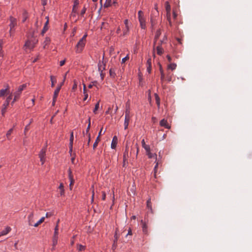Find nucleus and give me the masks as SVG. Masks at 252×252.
Masks as SVG:
<instances>
[{"mask_svg": "<svg viewBox=\"0 0 252 252\" xmlns=\"http://www.w3.org/2000/svg\"><path fill=\"white\" fill-rule=\"evenodd\" d=\"M155 97L156 101V103L157 104L158 107L159 108L160 107V98L158 94L156 93L155 94Z\"/></svg>", "mask_w": 252, "mask_h": 252, "instance_id": "393cba45", "label": "nucleus"}, {"mask_svg": "<svg viewBox=\"0 0 252 252\" xmlns=\"http://www.w3.org/2000/svg\"><path fill=\"white\" fill-rule=\"evenodd\" d=\"M129 32V27H126L125 29L123 30V35L125 36L127 35Z\"/></svg>", "mask_w": 252, "mask_h": 252, "instance_id": "ea45409f", "label": "nucleus"}, {"mask_svg": "<svg viewBox=\"0 0 252 252\" xmlns=\"http://www.w3.org/2000/svg\"><path fill=\"white\" fill-rule=\"evenodd\" d=\"M129 120H130V117H126V116H125V122H124L125 129H126L127 128Z\"/></svg>", "mask_w": 252, "mask_h": 252, "instance_id": "412c9836", "label": "nucleus"}, {"mask_svg": "<svg viewBox=\"0 0 252 252\" xmlns=\"http://www.w3.org/2000/svg\"><path fill=\"white\" fill-rule=\"evenodd\" d=\"M102 199L103 200H104L105 199V198H106V194H105L104 191H102Z\"/></svg>", "mask_w": 252, "mask_h": 252, "instance_id": "69168bd1", "label": "nucleus"}, {"mask_svg": "<svg viewBox=\"0 0 252 252\" xmlns=\"http://www.w3.org/2000/svg\"><path fill=\"white\" fill-rule=\"evenodd\" d=\"M71 170H70V169H69V179L70 180V186H71L73 183V182H74L72 178L71 177Z\"/></svg>", "mask_w": 252, "mask_h": 252, "instance_id": "37998d69", "label": "nucleus"}, {"mask_svg": "<svg viewBox=\"0 0 252 252\" xmlns=\"http://www.w3.org/2000/svg\"><path fill=\"white\" fill-rule=\"evenodd\" d=\"M96 83V81L92 82L89 86V88H92L93 86L95 85V84Z\"/></svg>", "mask_w": 252, "mask_h": 252, "instance_id": "6e6d98bb", "label": "nucleus"}, {"mask_svg": "<svg viewBox=\"0 0 252 252\" xmlns=\"http://www.w3.org/2000/svg\"><path fill=\"white\" fill-rule=\"evenodd\" d=\"M59 189L60 190V195L61 196H63L64 194V189L63 184V183H61L59 187Z\"/></svg>", "mask_w": 252, "mask_h": 252, "instance_id": "5701e85b", "label": "nucleus"}, {"mask_svg": "<svg viewBox=\"0 0 252 252\" xmlns=\"http://www.w3.org/2000/svg\"><path fill=\"white\" fill-rule=\"evenodd\" d=\"M159 125L161 126H163L166 128L170 129V126L168 124L167 121L164 119H162L160 122Z\"/></svg>", "mask_w": 252, "mask_h": 252, "instance_id": "1a4fd4ad", "label": "nucleus"}, {"mask_svg": "<svg viewBox=\"0 0 252 252\" xmlns=\"http://www.w3.org/2000/svg\"><path fill=\"white\" fill-rule=\"evenodd\" d=\"M3 43V40L1 39H0V57L3 56V52L2 51Z\"/></svg>", "mask_w": 252, "mask_h": 252, "instance_id": "473e14b6", "label": "nucleus"}, {"mask_svg": "<svg viewBox=\"0 0 252 252\" xmlns=\"http://www.w3.org/2000/svg\"><path fill=\"white\" fill-rule=\"evenodd\" d=\"M127 157H128V150H127V146H126V151L123 155V162L126 161Z\"/></svg>", "mask_w": 252, "mask_h": 252, "instance_id": "c756f323", "label": "nucleus"}, {"mask_svg": "<svg viewBox=\"0 0 252 252\" xmlns=\"http://www.w3.org/2000/svg\"><path fill=\"white\" fill-rule=\"evenodd\" d=\"M55 79V77L53 75H51L50 76V80H51V87H53L54 86V79Z\"/></svg>", "mask_w": 252, "mask_h": 252, "instance_id": "a18cd8bd", "label": "nucleus"}, {"mask_svg": "<svg viewBox=\"0 0 252 252\" xmlns=\"http://www.w3.org/2000/svg\"><path fill=\"white\" fill-rule=\"evenodd\" d=\"M143 148L145 150L146 153L150 152L151 151L150 146L149 145H146L143 147Z\"/></svg>", "mask_w": 252, "mask_h": 252, "instance_id": "79ce46f5", "label": "nucleus"}, {"mask_svg": "<svg viewBox=\"0 0 252 252\" xmlns=\"http://www.w3.org/2000/svg\"><path fill=\"white\" fill-rule=\"evenodd\" d=\"M69 153L70 156H72V149H73V145H69Z\"/></svg>", "mask_w": 252, "mask_h": 252, "instance_id": "603ef678", "label": "nucleus"}, {"mask_svg": "<svg viewBox=\"0 0 252 252\" xmlns=\"http://www.w3.org/2000/svg\"><path fill=\"white\" fill-rule=\"evenodd\" d=\"M165 9L167 12V16L170 15L171 7L168 1H166L165 3Z\"/></svg>", "mask_w": 252, "mask_h": 252, "instance_id": "dca6fc26", "label": "nucleus"}, {"mask_svg": "<svg viewBox=\"0 0 252 252\" xmlns=\"http://www.w3.org/2000/svg\"><path fill=\"white\" fill-rule=\"evenodd\" d=\"M73 140H74L73 132L72 131L71 132V134H70V138H69V145H73Z\"/></svg>", "mask_w": 252, "mask_h": 252, "instance_id": "c9c22d12", "label": "nucleus"}, {"mask_svg": "<svg viewBox=\"0 0 252 252\" xmlns=\"http://www.w3.org/2000/svg\"><path fill=\"white\" fill-rule=\"evenodd\" d=\"M117 141H118V138H117V136H114L113 138V139H112V141L111 142V147L112 149H115L116 148V147L117 146Z\"/></svg>", "mask_w": 252, "mask_h": 252, "instance_id": "4468645a", "label": "nucleus"}, {"mask_svg": "<svg viewBox=\"0 0 252 252\" xmlns=\"http://www.w3.org/2000/svg\"><path fill=\"white\" fill-rule=\"evenodd\" d=\"M11 93H10L9 91V87L8 85H6L5 86V88L2 89L0 90V97H2L4 96L6 94H9Z\"/></svg>", "mask_w": 252, "mask_h": 252, "instance_id": "6e6552de", "label": "nucleus"}, {"mask_svg": "<svg viewBox=\"0 0 252 252\" xmlns=\"http://www.w3.org/2000/svg\"><path fill=\"white\" fill-rule=\"evenodd\" d=\"M85 44H86V42L85 41L79 40V41H78V42L77 43V44H76V47H75L76 52L77 53H81L83 51V50L85 46Z\"/></svg>", "mask_w": 252, "mask_h": 252, "instance_id": "20e7f679", "label": "nucleus"}, {"mask_svg": "<svg viewBox=\"0 0 252 252\" xmlns=\"http://www.w3.org/2000/svg\"><path fill=\"white\" fill-rule=\"evenodd\" d=\"M167 19H168V21L169 22V24L170 26H172V23H171V21L170 15L167 16Z\"/></svg>", "mask_w": 252, "mask_h": 252, "instance_id": "338daca9", "label": "nucleus"}, {"mask_svg": "<svg viewBox=\"0 0 252 252\" xmlns=\"http://www.w3.org/2000/svg\"><path fill=\"white\" fill-rule=\"evenodd\" d=\"M177 65L175 63H171L168 65V69L172 70H175L176 68Z\"/></svg>", "mask_w": 252, "mask_h": 252, "instance_id": "cd10ccee", "label": "nucleus"}, {"mask_svg": "<svg viewBox=\"0 0 252 252\" xmlns=\"http://www.w3.org/2000/svg\"><path fill=\"white\" fill-rule=\"evenodd\" d=\"M59 222V220H58L57 225L54 229V236H58V223Z\"/></svg>", "mask_w": 252, "mask_h": 252, "instance_id": "2f4dec72", "label": "nucleus"}, {"mask_svg": "<svg viewBox=\"0 0 252 252\" xmlns=\"http://www.w3.org/2000/svg\"><path fill=\"white\" fill-rule=\"evenodd\" d=\"M87 36V34L86 33L83 35V36L80 40L85 41L86 42V38Z\"/></svg>", "mask_w": 252, "mask_h": 252, "instance_id": "13d9d810", "label": "nucleus"}, {"mask_svg": "<svg viewBox=\"0 0 252 252\" xmlns=\"http://www.w3.org/2000/svg\"><path fill=\"white\" fill-rule=\"evenodd\" d=\"M111 0H106L104 4V7L106 8L109 7L111 5Z\"/></svg>", "mask_w": 252, "mask_h": 252, "instance_id": "f704fd0d", "label": "nucleus"}, {"mask_svg": "<svg viewBox=\"0 0 252 252\" xmlns=\"http://www.w3.org/2000/svg\"><path fill=\"white\" fill-rule=\"evenodd\" d=\"M151 68L152 66H150V65L147 66V71L149 73H150L151 72Z\"/></svg>", "mask_w": 252, "mask_h": 252, "instance_id": "e2e57ef3", "label": "nucleus"}, {"mask_svg": "<svg viewBox=\"0 0 252 252\" xmlns=\"http://www.w3.org/2000/svg\"><path fill=\"white\" fill-rule=\"evenodd\" d=\"M104 55H103L102 61H99L97 66L99 72H103V70L105 69L106 63L104 62Z\"/></svg>", "mask_w": 252, "mask_h": 252, "instance_id": "0eeeda50", "label": "nucleus"}, {"mask_svg": "<svg viewBox=\"0 0 252 252\" xmlns=\"http://www.w3.org/2000/svg\"><path fill=\"white\" fill-rule=\"evenodd\" d=\"M86 11V8L85 7H84V8L82 9V10H81V11L80 15H81V16H83L84 15V14L85 13Z\"/></svg>", "mask_w": 252, "mask_h": 252, "instance_id": "864d4df0", "label": "nucleus"}, {"mask_svg": "<svg viewBox=\"0 0 252 252\" xmlns=\"http://www.w3.org/2000/svg\"><path fill=\"white\" fill-rule=\"evenodd\" d=\"M129 114H130L129 111L127 109H126V116H126V117H130Z\"/></svg>", "mask_w": 252, "mask_h": 252, "instance_id": "0e129e2a", "label": "nucleus"}, {"mask_svg": "<svg viewBox=\"0 0 252 252\" xmlns=\"http://www.w3.org/2000/svg\"><path fill=\"white\" fill-rule=\"evenodd\" d=\"M19 98V97H15V96L14 95V98L11 102V105H13L14 103Z\"/></svg>", "mask_w": 252, "mask_h": 252, "instance_id": "bf43d9fd", "label": "nucleus"}, {"mask_svg": "<svg viewBox=\"0 0 252 252\" xmlns=\"http://www.w3.org/2000/svg\"><path fill=\"white\" fill-rule=\"evenodd\" d=\"M146 154L149 158H156L157 159V156L156 154H153V153H151V151H150V152L146 153Z\"/></svg>", "mask_w": 252, "mask_h": 252, "instance_id": "bb28decb", "label": "nucleus"}, {"mask_svg": "<svg viewBox=\"0 0 252 252\" xmlns=\"http://www.w3.org/2000/svg\"><path fill=\"white\" fill-rule=\"evenodd\" d=\"M140 27L143 29H145L146 26V22L144 18H140L139 20Z\"/></svg>", "mask_w": 252, "mask_h": 252, "instance_id": "a211bd4d", "label": "nucleus"}, {"mask_svg": "<svg viewBox=\"0 0 252 252\" xmlns=\"http://www.w3.org/2000/svg\"><path fill=\"white\" fill-rule=\"evenodd\" d=\"M79 0H74V5L72 8V12L76 13L77 12V9L76 7H77L79 4Z\"/></svg>", "mask_w": 252, "mask_h": 252, "instance_id": "b1692460", "label": "nucleus"}, {"mask_svg": "<svg viewBox=\"0 0 252 252\" xmlns=\"http://www.w3.org/2000/svg\"><path fill=\"white\" fill-rule=\"evenodd\" d=\"M141 223L142 227V231L144 234H147L148 233V226L146 222L143 220H141Z\"/></svg>", "mask_w": 252, "mask_h": 252, "instance_id": "f8f14e48", "label": "nucleus"}, {"mask_svg": "<svg viewBox=\"0 0 252 252\" xmlns=\"http://www.w3.org/2000/svg\"><path fill=\"white\" fill-rule=\"evenodd\" d=\"M45 217H42L37 222L33 224V226L37 227L38 225L41 224L44 220Z\"/></svg>", "mask_w": 252, "mask_h": 252, "instance_id": "7c9ffc66", "label": "nucleus"}, {"mask_svg": "<svg viewBox=\"0 0 252 252\" xmlns=\"http://www.w3.org/2000/svg\"><path fill=\"white\" fill-rule=\"evenodd\" d=\"M87 135L88 137V140L87 145L89 146L90 143V141H91V134H90V133H88V135Z\"/></svg>", "mask_w": 252, "mask_h": 252, "instance_id": "052dcab7", "label": "nucleus"}, {"mask_svg": "<svg viewBox=\"0 0 252 252\" xmlns=\"http://www.w3.org/2000/svg\"><path fill=\"white\" fill-rule=\"evenodd\" d=\"M46 19H47V21L45 22V23L44 24L43 28V29L42 30L41 33L42 35H44V33L46 32V31L48 29V24L49 23V17L48 16H47L46 17Z\"/></svg>", "mask_w": 252, "mask_h": 252, "instance_id": "ddd939ff", "label": "nucleus"}, {"mask_svg": "<svg viewBox=\"0 0 252 252\" xmlns=\"http://www.w3.org/2000/svg\"><path fill=\"white\" fill-rule=\"evenodd\" d=\"M78 250L79 251H82L83 250H85V246L82 245H79V248H78Z\"/></svg>", "mask_w": 252, "mask_h": 252, "instance_id": "3c124183", "label": "nucleus"}, {"mask_svg": "<svg viewBox=\"0 0 252 252\" xmlns=\"http://www.w3.org/2000/svg\"><path fill=\"white\" fill-rule=\"evenodd\" d=\"M109 74H110V76L111 77H112V78H115V77L116 75V73H115V69L114 68H111L109 69Z\"/></svg>", "mask_w": 252, "mask_h": 252, "instance_id": "a878e982", "label": "nucleus"}, {"mask_svg": "<svg viewBox=\"0 0 252 252\" xmlns=\"http://www.w3.org/2000/svg\"><path fill=\"white\" fill-rule=\"evenodd\" d=\"M58 236H54L53 238V246L54 247L56 246L58 243ZM54 248H53V249Z\"/></svg>", "mask_w": 252, "mask_h": 252, "instance_id": "c85d7f7f", "label": "nucleus"}, {"mask_svg": "<svg viewBox=\"0 0 252 252\" xmlns=\"http://www.w3.org/2000/svg\"><path fill=\"white\" fill-rule=\"evenodd\" d=\"M9 20H10V24L9 25V26L10 27V30H9V33H10V36H12V29L17 25V19L12 16H10L9 17Z\"/></svg>", "mask_w": 252, "mask_h": 252, "instance_id": "39448f33", "label": "nucleus"}, {"mask_svg": "<svg viewBox=\"0 0 252 252\" xmlns=\"http://www.w3.org/2000/svg\"><path fill=\"white\" fill-rule=\"evenodd\" d=\"M61 87H62V84H60L57 87V88L56 89V90H55V91L54 92V95H53L54 97H58V94H59V92L61 89Z\"/></svg>", "mask_w": 252, "mask_h": 252, "instance_id": "f3484780", "label": "nucleus"}, {"mask_svg": "<svg viewBox=\"0 0 252 252\" xmlns=\"http://www.w3.org/2000/svg\"><path fill=\"white\" fill-rule=\"evenodd\" d=\"M50 42V38L48 37H46L45 38L44 42L45 43V45L48 44Z\"/></svg>", "mask_w": 252, "mask_h": 252, "instance_id": "8fccbe9b", "label": "nucleus"}, {"mask_svg": "<svg viewBox=\"0 0 252 252\" xmlns=\"http://www.w3.org/2000/svg\"><path fill=\"white\" fill-rule=\"evenodd\" d=\"M28 18V13L27 11H24L23 13V20L22 22L24 23Z\"/></svg>", "mask_w": 252, "mask_h": 252, "instance_id": "72a5a7b5", "label": "nucleus"}, {"mask_svg": "<svg viewBox=\"0 0 252 252\" xmlns=\"http://www.w3.org/2000/svg\"><path fill=\"white\" fill-rule=\"evenodd\" d=\"M160 75H161L160 80H161V81L162 82V81H163V80L164 79V72H161Z\"/></svg>", "mask_w": 252, "mask_h": 252, "instance_id": "680f3d73", "label": "nucleus"}, {"mask_svg": "<svg viewBox=\"0 0 252 252\" xmlns=\"http://www.w3.org/2000/svg\"><path fill=\"white\" fill-rule=\"evenodd\" d=\"M12 98V93H11L7 97L5 101L4 102L3 104L2 105V108L1 110V115L2 116L4 115V114L6 111V109L8 105L9 104L10 100Z\"/></svg>", "mask_w": 252, "mask_h": 252, "instance_id": "f257e3e1", "label": "nucleus"}, {"mask_svg": "<svg viewBox=\"0 0 252 252\" xmlns=\"http://www.w3.org/2000/svg\"><path fill=\"white\" fill-rule=\"evenodd\" d=\"M166 40H167V36L166 35H164L162 40H160L159 41V43H158V45H160L161 46H162V44L163 43H165V41Z\"/></svg>", "mask_w": 252, "mask_h": 252, "instance_id": "e433bc0d", "label": "nucleus"}, {"mask_svg": "<svg viewBox=\"0 0 252 252\" xmlns=\"http://www.w3.org/2000/svg\"><path fill=\"white\" fill-rule=\"evenodd\" d=\"M172 74L170 73H168L166 75V80L168 82H170L172 80Z\"/></svg>", "mask_w": 252, "mask_h": 252, "instance_id": "4c0bfd02", "label": "nucleus"}, {"mask_svg": "<svg viewBox=\"0 0 252 252\" xmlns=\"http://www.w3.org/2000/svg\"><path fill=\"white\" fill-rule=\"evenodd\" d=\"M143 14V12L142 11H139L138 12V19L139 20L140 19V18H144V17L142 16V15Z\"/></svg>", "mask_w": 252, "mask_h": 252, "instance_id": "09e8293b", "label": "nucleus"}, {"mask_svg": "<svg viewBox=\"0 0 252 252\" xmlns=\"http://www.w3.org/2000/svg\"><path fill=\"white\" fill-rule=\"evenodd\" d=\"M29 225L30 226H33V213L31 212L28 217Z\"/></svg>", "mask_w": 252, "mask_h": 252, "instance_id": "9d476101", "label": "nucleus"}, {"mask_svg": "<svg viewBox=\"0 0 252 252\" xmlns=\"http://www.w3.org/2000/svg\"><path fill=\"white\" fill-rule=\"evenodd\" d=\"M99 102H97L95 105V107H94V108L93 110V112L95 114H96V111L98 110V108H99Z\"/></svg>", "mask_w": 252, "mask_h": 252, "instance_id": "a19ab883", "label": "nucleus"}, {"mask_svg": "<svg viewBox=\"0 0 252 252\" xmlns=\"http://www.w3.org/2000/svg\"><path fill=\"white\" fill-rule=\"evenodd\" d=\"M147 208L151 211L152 213H153V209H152V203L151 202V198H149L147 200Z\"/></svg>", "mask_w": 252, "mask_h": 252, "instance_id": "6ab92c4d", "label": "nucleus"}, {"mask_svg": "<svg viewBox=\"0 0 252 252\" xmlns=\"http://www.w3.org/2000/svg\"><path fill=\"white\" fill-rule=\"evenodd\" d=\"M147 64L148 66L150 65V66H152V60L151 59H149L147 61Z\"/></svg>", "mask_w": 252, "mask_h": 252, "instance_id": "5fc2aeb1", "label": "nucleus"}, {"mask_svg": "<svg viewBox=\"0 0 252 252\" xmlns=\"http://www.w3.org/2000/svg\"><path fill=\"white\" fill-rule=\"evenodd\" d=\"M157 54L158 55H161L163 53V49L160 45H158L156 47Z\"/></svg>", "mask_w": 252, "mask_h": 252, "instance_id": "aec40b11", "label": "nucleus"}, {"mask_svg": "<svg viewBox=\"0 0 252 252\" xmlns=\"http://www.w3.org/2000/svg\"><path fill=\"white\" fill-rule=\"evenodd\" d=\"M11 230L10 227H6L4 230L0 232V237L6 235Z\"/></svg>", "mask_w": 252, "mask_h": 252, "instance_id": "2eb2a0df", "label": "nucleus"}, {"mask_svg": "<svg viewBox=\"0 0 252 252\" xmlns=\"http://www.w3.org/2000/svg\"><path fill=\"white\" fill-rule=\"evenodd\" d=\"M90 127H91V123H89V124H88V126H87V127L86 128V135H88V133H90L89 132V131Z\"/></svg>", "mask_w": 252, "mask_h": 252, "instance_id": "de8ad7c7", "label": "nucleus"}, {"mask_svg": "<svg viewBox=\"0 0 252 252\" xmlns=\"http://www.w3.org/2000/svg\"><path fill=\"white\" fill-rule=\"evenodd\" d=\"M100 139L98 137H97L94 143L93 144V149H95V148L97 147L98 142L99 141Z\"/></svg>", "mask_w": 252, "mask_h": 252, "instance_id": "58836bf2", "label": "nucleus"}, {"mask_svg": "<svg viewBox=\"0 0 252 252\" xmlns=\"http://www.w3.org/2000/svg\"><path fill=\"white\" fill-rule=\"evenodd\" d=\"M129 59L128 55H127L125 57L123 58L122 60V63H125L126 60Z\"/></svg>", "mask_w": 252, "mask_h": 252, "instance_id": "49530a36", "label": "nucleus"}, {"mask_svg": "<svg viewBox=\"0 0 252 252\" xmlns=\"http://www.w3.org/2000/svg\"><path fill=\"white\" fill-rule=\"evenodd\" d=\"M27 87L26 84L20 85L18 87L17 90L14 93L13 95L15 96V97H20L22 91Z\"/></svg>", "mask_w": 252, "mask_h": 252, "instance_id": "423d86ee", "label": "nucleus"}, {"mask_svg": "<svg viewBox=\"0 0 252 252\" xmlns=\"http://www.w3.org/2000/svg\"><path fill=\"white\" fill-rule=\"evenodd\" d=\"M37 39L35 38L32 40H28L26 42L24 47L27 48L32 49L34 47L35 45L37 43Z\"/></svg>", "mask_w": 252, "mask_h": 252, "instance_id": "f03ea898", "label": "nucleus"}, {"mask_svg": "<svg viewBox=\"0 0 252 252\" xmlns=\"http://www.w3.org/2000/svg\"><path fill=\"white\" fill-rule=\"evenodd\" d=\"M161 30L160 29H158V30L157 31L155 36V38H154V45H153L154 50H155L156 43L157 41V40L158 39L160 35H161Z\"/></svg>", "mask_w": 252, "mask_h": 252, "instance_id": "9b49d317", "label": "nucleus"}, {"mask_svg": "<svg viewBox=\"0 0 252 252\" xmlns=\"http://www.w3.org/2000/svg\"><path fill=\"white\" fill-rule=\"evenodd\" d=\"M13 130V128H11L10 129H9L7 132L6 135L7 138H9V136L11 135Z\"/></svg>", "mask_w": 252, "mask_h": 252, "instance_id": "c03bdc74", "label": "nucleus"}, {"mask_svg": "<svg viewBox=\"0 0 252 252\" xmlns=\"http://www.w3.org/2000/svg\"><path fill=\"white\" fill-rule=\"evenodd\" d=\"M47 146V145L46 143L45 146L42 148L39 153V158H40V160L42 165H43L45 162L44 157L46 155Z\"/></svg>", "mask_w": 252, "mask_h": 252, "instance_id": "7ed1b4c3", "label": "nucleus"}, {"mask_svg": "<svg viewBox=\"0 0 252 252\" xmlns=\"http://www.w3.org/2000/svg\"><path fill=\"white\" fill-rule=\"evenodd\" d=\"M87 36V34L86 33L83 35V36L80 40L85 41L86 42V38Z\"/></svg>", "mask_w": 252, "mask_h": 252, "instance_id": "4d7b16f0", "label": "nucleus"}, {"mask_svg": "<svg viewBox=\"0 0 252 252\" xmlns=\"http://www.w3.org/2000/svg\"><path fill=\"white\" fill-rule=\"evenodd\" d=\"M124 24L126 26V27H128V21L127 19H126L125 21H124Z\"/></svg>", "mask_w": 252, "mask_h": 252, "instance_id": "774afa93", "label": "nucleus"}, {"mask_svg": "<svg viewBox=\"0 0 252 252\" xmlns=\"http://www.w3.org/2000/svg\"><path fill=\"white\" fill-rule=\"evenodd\" d=\"M118 240V237L117 235V233L116 232L115 235H114V243H113V246H112V248L113 249H115L116 248V247H117V241Z\"/></svg>", "mask_w": 252, "mask_h": 252, "instance_id": "4be33fe9", "label": "nucleus"}]
</instances>
